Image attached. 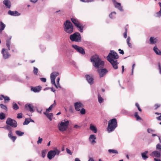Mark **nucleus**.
<instances>
[{"label": "nucleus", "mask_w": 161, "mask_h": 161, "mask_svg": "<svg viewBox=\"0 0 161 161\" xmlns=\"http://www.w3.org/2000/svg\"><path fill=\"white\" fill-rule=\"evenodd\" d=\"M156 14L157 17H160L161 16V9L158 12L156 13Z\"/></svg>", "instance_id": "nucleus-49"}, {"label": "nucleus", "mask_w": 161, "mask_h": 161, "mask_svg": "<svg viewBox=\"0 0 161 161\" xmlns=\"http://www.w3.org/2000/svg\"><path fill=\"white\" fill-rule=\"evenodd\" d=\"M1 53L3 55V58L5 59L8 58L11 56L9 53L7 51L6 49L5 48L2 49Z\"/></svg>", "instance_id": "nucleus-13"}, {"label": "nucleus", "mask_w": 161, "mask_h": 161, "mask_svg": "<svg viewBox=\"0 0 161 161\" xmlns=\"http://www.w3.org/2000/svg\"><path fill=\"white\" fill-rule=\"evenodd\" d=\"M42 88V87L40 86H38L37 87H33L31 88V90L34 92H38L40 91Z\"/></svg>", "instance_id": "nucleus-21"}, {"label": "nucleus", "mask_w": 161, "mask_h": 161, "mask_svg": "<svg viewBox=\"0 0 161 161\" xmlns=\"http://www.w3.org/2000/svg\"><path fill=\"white\" fill-rule=\"evenodd\" d=\"M5 114L3 113H1L0 114V119L1 120L5 118Z\"/></svg>", "instance_id": "nucleus-36"}, {"label": "nucleus", "mask_w": 161, "mask_h": 161, "mask_svg": "<svg viewBox=\"0 0 161 161\" xmlns=\"http://www.w3.org/2000/svg\"><path fill=\"white\" fill-rule=\"evenodd\" d=\"M42 141V138H40V137H39L38 138V140L37 141V143L38 144L41 143Z\"/></svg>", "instance_id": "nucleus-45"}, {"label": "nucleus", "mask_w": 161, "mask_h": 161, "mask_svg": "<svg viewBox=\"0 0 161 161\" xmlns=\"http://www.w3.org/2000/svg\"><path fill=\"white\" fill-rule=\"evenodd\" d=\"M135 65V64H134L132 65V75L133 74V70H134V69Z\"/></svg>", "instance_id": "nucleus-62"}, {"label": "nucleus", "mask_w": 161, "mask_h": 161, "mask_svg": "<svg viewBox=\"0 0 161 161\" xmlns=\"http://www.w3.org/2000/svg\"><path fill=\"white\" fill-rule=\"evenodd\" d=\"M5 25L2 21H0V33L2 34V31L5 27Z\"/></svg>", "instance_id": "nucleus-22"}, {"label": "nucleus", "mask_w": 161, "mask_h": 161, "mask_svg": "<svg viewBox=\"0 0 161 161\" xmlns=\"http://www.w3.org/2000/svg\"><path fill=\"white\" fill-rule=\"evenodd\" d=\"M154 161H161V160L160 159H157L156 158H154Z\"/></svg>", "instance_id": "nucleus-64"}, {"label": "nucleus", "mask_w": 161, "mask_h": 161, "mask_svg": "<svg viewBox=\"0 0 161 161\" xmlns=\"http://www.w3.org/2000/svg\"><path fill=\"white\" fill-rule=\"evenodd\" d=\"M109 61H108L110 62L113 66V67L114 69H118V63L117 62V60H112L111 59H109Z\"/></svg>", "instance_id": "nucleus-14"}, {"label": "nucleus", "mask_w": 161, "mask_h": 161, "mask_svg": "<svg viewBox=\"0 0 161 161\" xmlns=\"http://www.w3.org/2000/svg\"><path fill=\"white\" fill-rule=\"evenodd\" d=\"M108 152L110 153L117 154L118 153V151L114 149H109L108 150Z\"/></svg>", "instance_id": "nucleus-30"}, {"label": "nucleus", "mask_w": 161, "mask_h": 161, "mask_svg": "<svg viewBox=\"0 0 161 161\" xmlns=\"http://www.w3.org/2000/svg\"><path fill=\"white\" fill-rule=\"evenodd\" d=\"M38 72V69L36 68L35 67H34V70H33L34 73L35 75H37Z\"/></svg>", "instance_id": "nucleus-44"}, {"label": "nucleus", "mask_w": 161, "mask_h": 161, "mask_svg": "<svg viewBox=\"0 0 161 161\" xmlns=\"http://www.w3.org/2000/svg\"><path fill=\"white\" fill-rule=\"evenodd\" d=\"M127 44L129 47L131 48L132 47V45L131 43L128 42V43H127Z\"/></svg>", "instance_id": "nucleus-63"}, {"label": "nucleus", "mask_w": 161, "mask_h": 161, "mask_svg": "<svg viewBox=\"0 0 161 161\" xmlns=\"http://www.w3.org/2000/svg\"><path fill=\"white\" fill-rule=\"evenodd\" d=\"M150 155L152 156L154 155L156 157L158 158H159L161 157L160 153L157 151H153Z\"/></svg>", "instance_id": "nucleus-17"}, {"label": "nucleus", "mask_w": 161, "mask_h": 161, "mask_svg": "<svg viewBox=\"0 0 161 161\" xmlns=\"http://www.w3.org/2000/svg\"><path fill=\"white\" fill-rule=\"evenodd\" d=\"M90 129L95 133H96L97 132V129L96 127L94 125H92V124L90 125Z\"/></svg>", "instance_id": "nucleus-29"}, {"label": "nucleus", "mask_w": 161, "mask_h": 161, "mask_svg": "<svg viewBox=\"0 0 161 161\" xmlns=\"http://www.w3.org/2000/svg\"><path fill=\"white\" fill-rule=\"evenodd\" d=\"M66 152L67 153H69L70 155H72V153L71 152V151L68 148H67L66 149Z\"/></svg>", "instance_id": "nucleus-50"}, {"label": "nucleus", "mask_w": 161, "mask_h": 161, "mask_svg": "<svg viewBox=\"0 0 161 161\" xmlns=\"http://www.w3.org/2000/svg\"><path fill=\"white\" fill-rule=\"evenodd\" d=\"M11 39V37H10L6 41V46L8 47V50H10V45L11 44L10 41Z\"/></svg>", "instance_id": "nucleus-23"}, {"label": "nucleus", "mask_w": 161, "mask_h": 161, "mask_svg": "<svg viewBox=\"0 0 161 161\" xmlns=\"http://www.w3.org/2000/svg\"><path fill=\"white\" fill-rule=\"evenodd\" d=\"M130 38L129 36H128L127 37V38L126 40V42L127 44L128 43V42H130Z\"/></svg>", "instance_id": "nucleus-59"}, {"label": "nucleus", "mask_w": 161, "mask_h": 161, "mask_svg": "<svg viewBox=\"0 0 161 161\" xmlns=\"http://www.w3.org/2000/svg\"><path fill=\"white\" fill-rule=\"evenodd\" d=\"M158 69L159 71V72L160 74H161V66L160 65V63H158Z\"/></svg>", "instance_id": "nucleus-54"}, {"label": "nucleus", "mask_w": 161, "mask_h": 161, "mask_svg": "<svg viewBox=\"0 0 161 161\" xmlns=\"http://www.w3.org/2000/svg\"><path fill=\"white\" fill-rule=\"evenodd\" d=\"M134 116L137 120H142V118L141 117L138 115V113L137 112H136L135 113Z\"/></svg>", "instance_id": "nucleus-33"}, {"label": "nucleus", "mask_w": 161, "mask_h": 161, "mask_svg": "<svg viewBox=\"0 0 161 161\" xmlns=\"http://www.w3.org/2000/svg\"><path fill=\"white\" fill-rule=\"evenodd\" d=\"M71 20L74 25L77 28H79V30L80 32H83L84 27L82 24L76 19L71 18Z\"/></svg>", "instance_id": "nucleus-6"}, {"label": "nucleus", "mask_w": 161, "mask_h": 161, "mask_svg": "<svg viewBox=\"0 0 161 161\" xmlns=\"http://www.w3.org/2000/svg\"><path fill=\"white\" fill-rule=\"evenodd\" d=\"M95 139H93L90 141L91 142V143L92 144H94L95 143H96V142L95 141Z\"/></svg>", "instance_id": "nucleus-61"}, {"label": "nucleus", "mask_w": 161, "mask_h": 161, "mask_svg": "<svg viewBox=\"0 0 161 161\" xmlns=\"http://www.w3.org/2000/svg\"><path fill=\"white\" fill-rule=\"evenodd\" d=\"M6 123L7 125L13 127H16L17 126V124L16 121L9 118H8L6 120Z\"/></svg>", "instance_id": "nucleus-11"}, {"label": "nucleus", "mask_w": 161, "mask_h": 161, "mask_svg": "<svg viewBox=\"0 0 161 161\" xmlns=\"http://www.w3.org/2000/svg\"><path fill=\"white\" fill-rule=\"evenodd\" d=\"M16 134L19 136H23L24 134V132H21L20 130H16L15 131Z\"/></svg>", "instance_id": "nucleus-31"}, {"label": "nucleus", "mask_w": 161, "mask_h": 161, "mask_svg": "<svg viewBox=\"0 0 161 161\" xmlns=\"http://www.w3.org/2000/svg\"><path fill=\"white\" fill-rule=\"evenodd\" d=\"M8 14L12 16H14V11L9 10L8 12Z\"/></svg>", "instance_id": "nucleus-46"}, {"label": "nucleus", "mask_w": 161, "mask_h": 161, "mask_svg": "<svg viewBox=\"0 0 161 161\" xmlns=\"http://www.w3.org/2000/svg\"><path fill=\"white\" fill-rule=\"evenodd\" d=\"M148 153L147 151H146L144 152L141 153V155L142 158L144 160H146L148 158V156L147 155V154Z\"/></svg>", "instance_id": "nucleus-20"}, {"label": "nucleus", "mask_w": 161, "mask_h": 161, "mask_svg": "<svg viewBox=\"0 0 161 161\" xmlns=\"http://www.w3.org/2000/svg\"><path fill=\"white\" fill-rule=\"evenodd\" d=\"M72 47L77 51L82 54H85V51L84 49L81 47L78 46L76 45H72Z\"/></svg>", "instance_id": "nucleus-12"}, {"label": "nucleus", "mask_w": 161, "mask_h": 161, "mask_svg": "<svg viewBox=\"0 0 161 161\" xmlns=\"http://www.w3.org/2000/svg\"><path fill=\"white\" fill-rule=\"evenodd\" d=\"M40 80L42 82H45L46 81V79L45 78H41Z\"/></svg>", "instance_id": "nucleus-56"}, {"label": "nucleus", "mask_w": 161, "mask_h": 161, "mask_svg": "<svg viewBox=\"0 0 161 161\" xmlns=\"http://www.w3.org/2000/svg\"><path fill=\"white\" fill-rule=\"evenodd\" d=\"M42 156L43 158H44L46 155V153L44 151H42Z\"/></svg>", "instance_id": "nucleus-52"}, {"label": "nucleus", "mask_w": 161, "mask_h": 161, "mask_svg": "<svg viewBox=\"0 0 161 161\" xmlns=\"http://www.w3.org/2000/svg\"><path fill=\"white\" fill-rule=\"evenodd\" d=\"M136 106L137 108L138 109L139 111H140V112H141L142 111V109L140 108L139 104L137 103H136Z\"/></svg>", "instance_id": "nucleus-48"}, {"label": "nucleus", "mask_w": 161, "mask_h": 161, "mask_svg": "<svg viewBox=\"0 0 161 161\" xmlns=\"http://www.w3.org/2000/svg\"><path fill=\"white\" fill-rule=\"evenodd\" d=\"M98 102L99 103H102L103 102V99L101 97V96L99 94H98Z\"/></svg>", "instance_id": "nucleus-32"}, {"label": "nucleus", "mask_w": 161, "mask_h": 161, "mask_svg": "<svg viewBox=\"0 0 161 161\" xmlns=\"http://www.w3.org/2000/svg\"><path fill=\"white\" fill-rule=\"evenodd\" d=\"M59 75V73L57 72H54L51 74V82L52 84L54 85L57 88H58L57 86L55 83V79L56 76Z\"/></svg>", "instance_id": "nucleus-10"}, {"label": "nucleus", "mask_w": 161, "mask_h": 161, "mask_svg": "<svg viewBox=\"0 0 161 161\" xmlns=\"http://www.w3.org/2000/svg\"><path fill=\"white\" fill-rule=\"evenodd\" d=\"M74 106L75 109L77 111H80V113L82 114H84L86 113L85 109L83 108V104L80 102H76L74 103Z\"/></svg>", "instance_id": "nucleus-4"}, {"label": "nucleus", "mask_w": 161, "mask_h": 161, "mask_svg": "<svg viewBox=\"0 0 161 161\" xmlns=\"http://www.w3.org/2000/svg\"><path fill=\"white\" fill-rule=\"evenodd\" d=\"M6 129L9 130V132L12 131L11 130V128L9 126H7L6 127Z\"/></svg>", "instance_id": "nucleus-58"}, {"label": "nucleus", "mask_w": 161, "mask_h": 161, "mask_svg": "<svg viewBox=\"0 0 161 161\" xmlns=\"http://www.w3.org/2000/svg\"><path fill=\"white\" fill-rule=\"evenodd\" d=\"M161 106V105L159 104H156L154 105L155 107V109H157L159 107Z\"/></svg>", "instance_id": "nucleus-51"}, {"label": "nucleus", "mask_w": 161, "mask_h": 161, "mask_svg": "<svg viewBox=\"0 0 161 161\" xmlns=\"http://www.w3.org/2000/svg\"><path fill=\"white\" fill-rule=\"evenodd\" d=\"M116 14V13L114 12H111L109 15V17L111 19H113L114 17V15H115Z\"/></svg>", "instance_id": "nucleus-35"}, {"label": "nucleus", "mask_w": 161, "mask_h": 161, "mask_svg": "<svg viewBox=\"0 0 161 161\" xmlns=\"http://www.w3.org/2000/svg\"><path fill=\"white\" fill-rule=\"evenodd\" d=\"M13 108L14 109L16 110L18 109L19 108L18 105L16 103L14 102L13 103Z\"/></svg>", "instance_id": "nucleus-34"}, {"label": "nucleus", "mask_w": 161, "mask_h": 161, "mask_svg": "<svg viewBox=\"0 0 161 161\" xmlns=\"http://www.w3.org/2000/svg\"><path fill=\"white\" fill-rule=\"evenodd\" d=\"M17 118L18 119H20L22 118V114L20 113L17 114Z\"/></svg>", "instance_id": "nucleus-47"}, {"label": "nucleus", "mask_w": 161, "mask_h": 161, "mask_svg": "<svg viewBox=\"0 0 161 161\" xmlns=\"http://www.w3.org/2000/svg\"><path fill=\"white\" fill-rule=\"evenodd\" d=\"M155 114H156L157 115H160L158 117H156V119L159 120H161V113H159L158 112H156L155 113Z\"/></svg>", "instance_id": "nucleus-39"}, {"label": "nucleus", "mask_w": 161, "mask_h": 161, "mask_svg": "<svg viewBox=\"0 0 161 161\" xmlns=\"http://www.w3.org/2000/svg\"><path fill=\"white\" fill-rule=\"evenodd\" d=\"M117 126V121L116 119H113L108 121L107 130L108 131H112Z\"/></svg>", "instance_id": "nucleus-3"}, {"label": "nucleus", "mask_w": 161, "mask_h": 161, "mask_svg": "<svg viewBox=\"0 0 161 161\" xmlns=\"http://www.w3.org/2000/svg\"><path fill=\"white\" fill-rule=\"evenodd\" d=\"M96 137L94 135H91L90 136V137H89V140L90 141H91V140H92L93 139H96Z\"/></svg>", "instance_id": "nucleus-40"}, {"label": "nucleus", "mask_w": 161, "mask_h": 161, "mask_svg": "<svg viewBox=\"0 0 161 161\" xmlns=\"http://www.w3.org/2000/svg\"><path fill=\"white\" fill-rule=\"evenodd\" d=\"M2 96L3 97V98H4L5 102H6L7 101H8L10 100L9 97L7 96L5 97L3 95H2Z\"/></svg>", "instance_id": "nucleus-38"}, {"label": "nucleus", "mask_w": 161, "mask_h": 161, "mask_svg": "<svg viewBox=\"0 0 161 161\" xmlns=\"http://www.w3.org/2000/svg\"><path fill=\"white\" fill-rule=\"evenodd\" d=\"M25 107L26 109L29 110L30 112H32L34 111V107L31 104H27L25 105Z\"/></svg>", "instance_id": "nucleus-15"}, {"label": "nucleus", "mask_w": 161, "mask_h": 161, "mask_svg": "<svg viewBox=\"0 0 161 161\" xmlns=\"http://www.w3.org/2000/svg\"><path fill=\"white\" fill-rule=\"evenodd\" d=\"M14 16H18L20 15V14L16 11H14Z\"/></svg>", "instance_id": "nucleus-53"}, {"label": "nucleus", "mask_w": 161, "mask_h": 161, "mask_svg": "<svg viewBox=\"0 0 161 161\" xmlns=\"http://www.w3.org/2000/svg\"><path fill=\"white\" fill-rule=\"evenodd\" d=\"M107 58L108 61L110 60L109 59L114 60V59H116L118 58L119 56L116 53L113 51H111Z\"/></svg>", "instance_id": "nucleus-9"}, {"label": "nucleus", "mask_w": 161, "mask_h": 161, "mask_svg": "<svg viewBox=\"0 0 161 161\" xmlns=\"http://www.w3.org/2000/svg\"><path fill=\"white\" fill-rule=\"evenodd\" d=\"M8 136L12 140L13 142H14L16 139V137L14 136H13L12 133V131L9 132L8 134Z\"/></svg>", "instance_id": "nucleus-19"}, {"label": "nucleus", "mask_w": 161, "mask_h": 161, "mask_svg": "<svg viewBox=\"0 0 161 161\" xmlns=\"http://www.w3.org/2000/svg\"><path fill=\"white\" fill-rule=\"evenodd\" d=\"M64 31L67 33L71 34L73 31V27L70 21L66 20L64 24Z\"/></svg>", "instance_id": "nucleus-2"}, {"label": "nucleus", "mask_w": 161, "mask_h": 161, "mask_svg": "<svg viewBox=\"0 0 161 161\" xmlns=\"http://www.w3.org/2000/svg\"><path fill=\"white\" fill-rule=\"evenodd\" d=\"M0 107H1V108H2V109L5 110L6 111H7V107H6V106L3 104H1L0 105Z\"/></svg>", "instance_id": "nucleus-41"}, {"label": "nucleus", "mask_w": 161, "mask_h": 161, "mask_svg": "<svg viewBox=\"0 0 161 161\" xmlns=\"http://www.w3.org/2000/svg\"><path fill=\"white\" fill-rule=\"evenodd\" d=\"M114 4L115 7L118 8L120 11L123 10L122 7L121 6L120 3H114Z\"/></svg>", "instance_id": "nucleus-28"}, {"label": "nucleus", "mask_w": 161, "mask_h": 161, "mask_svg": "<svg viewBox=\"0 0 161 161\" xmlns=\"http://www.w3.org/2000/svg\"><path fill=\"white\" fill-rule=\"evenodd\" d=\"M69 124V121L68 120L62 121L60 123L58 124V127L60 131H64L65 130Z\"/></svg>", "instance_id": "nucleus-7"}, {"label": "nucleus", "mask_w": 161, "mask_h": 161, "mask_svg": "<svg viewBox=\"0 0 161 161\" xmlns=\"http://www.w3.org/2000/svg\"><path fill=\"white\" fill-rule=\"evenodd\" d=\"M156 38H154V37H151L150 39V43L151 44H153L157 42Z\"/></svg>", "instance_id": "nucleus-27"}, {"label": "nucleus", "mask_w": 161, "mask_h": 161, "mask_svg": "<svg viewBox=\"0 0 161 161\" xmlns=\"http://www.w3.org/2000/svg\"><path fill=\"white\" fill-rule=\"evenodd\" d=\"M153 50L157 54L159 55H161V52L158 49L156 46L153 47Z\"/></svg>", "instance_id": "nucleus-26"}, {"label": "nucleus", "mask_w": 161, "mask_h": 161, "mask_svg": "<svg viewBox=\"0 0 161 161\" xmlns=\"http://www.w3.org/2000/svg\"><path fill=\"white\" fill-rule=\"evenodd\" d=\"M74 128L76 129L80 128L81 126L75 125L74 126Z\"/></svg>", "instance_id": "nucleus-57"}, {"label": "nucleus", "mask_w": 161, "mask_h": 161, "mask_svg": "<svg viewBox=\"0 0 161 161\" xmlns=\"http://www.w3.org/2000/svg\"><path fill=\"white\" fill-rule=\"evenodd\" d=\"M70 39L72 42H80L81 41V37L80 33L76 32L70 35Z\"/></svg>", "instance_id": "nucleus-5"}, {"label": "nucleus", "mask_w": 161, "mask_h": 161, "mask_svg": "<svg viewBox=\"0 0 161 161\" xmlns=\"http://www.w3.org/2000/svg\"><path fill=\"white\" fill-rule=\"evenodd\" d=\"M156 149L161 152V145L159 144L156 145Z\"/></svg>", "instance_id": "nucleus-43"}, {"label": "nucleus", "mask_w": 161, "mask_h": 161, "mask_svg": "<svg viewBox=\"0 0 161 161\" xmlns=\"http://www.w3.org/2000/svg\"><path fill=\"white\" fill-rule=\"evenodd\" d=\"M48 113V112H47L46 111L45 112H44V114L47 116V117L50 120H51L53 116V114L52 113Z\"/></svg>", "instance_id": "nucleus-18"}, {"label": "nucleus", "mask_w": 161, "mask_h": 161, "mask_svg": "<svg viewBox=\"0 0 161 161\" xmlns=\"http://www.w3.org/2000/svg\"><path fill=\"white\" fill-rule=\"evenodd\" d=\"M3 3L7 8H10L11 4L10 1H3Z\"/></svg>", "instance_id": "nucleus-24"}, {"label": "nucleus", "mask_w": 161, "mask_h": 161, "mask_svg": "<svg viewBox=\"0 0 161 161\" xmlns=\"http://www.w3.org/2000/svg\"><path fill=\"white\" fill-rule=\"evenodd\" d=\"M147 131L149 133H151L152 132L154 131V130L151 129H147Z\"/></svg>", "instance_id": "nucleus-60"}, {"label": "nucleus", "mask_w": 161, "mask_h": 161, "mask_svg": "<svg viewBox=\"0 0 161 161\" xmlns=\"http://www.w3.org/2000/svg\"><path fill=\"white\" fill-rule=\"evenodd\" d=\"M91 60L93 66L97 69H98L97 71L100 78L105 76L108 72V71L106 69L103 68L104 66V62L97 55H95L92 57Z\"/></svg>", "instance_id": "nucleus-1"}, {"label": "nucleus", "mask_w": 161, "mask_h": 161, "mask_svg": "<svg viewBox=\"0 0 161 161\" xmlns=\"http://www.w3.org/2000/svg\"><path fill=\"white\" fill-rule=\"evenodd\" d=\"M60 151L57 149L49 151L47 153V157L49 159H51L56 155H58Z\"/></svg>", "instance_id": "nucleus-8"}, {"label": "nucleus", "mask_w": 161, "mask_h": 161, "mask_svg": "<svg viewBox=\"0 0 161 161\" xmlns=\"http://www.w3.org/2000/svg\"><path fill=\"white\" fill-rule=\"evenodd\" d=\"M30 121L28 119H26L23 123V125H27L30 122Z\"/></svg>", "instance_id": "nucleus-42"}, {"label": "nucleus", "mask_w": 161, "mask_h": 161, "mask_svg": "<svg viewBox=\"0 0 161 161\" xmlns=\"http://www.w3.org/2000/svg\"><path fill=\"white\" fill-rule=\"evenodd\" d=\"M56 105V103H55V100H54V103L51 105L47 109L46 111L47 112L50 111L52 109V108L55 106Z\"/></svg>", "instance_id": "nucleus-25"}, {"label": "nucleus", "mask_w": 161, "mask_h": 161, "mask_svg": "<svg viewBox=\"0 0 161 161\" xmlns=\"http://www.w3.org/2000/svg\"><path fill=\"white\" fill-rule=\"evenodd\" d=\"M125 31L124 33L123 36L125 38H126L127 36V28L126 27L125 28Z\"/></svg>", "instance_id": "nucleus-37"}, {"label": "nucleus", "mask_w": 161, "mask_h": 161, "mask_svg": "<svg viewBox=\"0 0 161 161\" xmlns=\"http://www.w3.org/2000/svg\"><path fill=\"white\" fill-rule=\"evenodd\" d=\"M85 77L89 83L92 84L93 83V78L92 77L88 75H85Z\"/></svg>", "instance_id": "nucleus-16"}, {"label": "nucleus", "mask_w": 161, "mask_h": 161, "mask_svg": "<svg viewBox=\"0 0 161 161\" xmlns=\"http://www.w3.org/2000/svg\"><path fill=\"white\" fill-rule=\"evenodd\" d=\"M118 51H119V53L120 54H124V52L123 51V50H121V49H119V50H118Z\"/></svg>", "instance_id": "nucleus-55"}]
</instances>
